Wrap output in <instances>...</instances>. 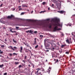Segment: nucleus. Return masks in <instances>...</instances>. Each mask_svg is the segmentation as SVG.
<instances>
[{
  "label": "nucleus",
  "instance_id": "obj_10",
  "mask_svg": "<svg viewBox=\"0 0 75 75\" xmlns=\"http://www.w3.org/2000/svg\"><path fill=\"white\" fill-rule=\"evenodd\" d=\"M67 43L68 44H70L69 40L68 39L66 40Z\"/></svg>",
  "mask_w": 75,
  "mask_h": 75
},
{
  "label": "nucleus",
  "instance_id": "obj_35",
  "mask_svg": "<svg viewBox=\"0 0 75 75\" xmlns=\"http://www.w3.org/2000/svg\"><path fill=\"white\" fill-rule=\"evenodd\" d=\"M3 4H1V5L0 6V7H2V6H3Z\"/></svg>",
  "mask_w": 75,
  "mask_h": 75
},
{
  "label": "nucleus",
  "instance_id": "obj_45",
  "mask_svg": "<svg viewBox=\"0 0 75 75\" xmlns=\"http://www.w3.org/2000/svg\"><path fill=\"white\" fill-rule=\"evenodd\" d=\"M22 9L21 8H19V11H20V10H22Z\"/></svg>",
  "mask_w": 75,
  "mask_h": 75
},
{
  "label": "nucleus",
  "instance_id": "obj_7",
  "mask_svg": "<svg viewBox=\"0 0 75 75\" xmlns=\"http://www.w3.org/2000/svg\"><path fill=\"white\" fill-rule=\"evenodd\" d=\"M29 21H30L31 22H36V21L35 20H29Z\"/></svg>",
  "mask_w": 75,
  "mask_h": 75
},
{
  "label": "nucleus",
  "instance_id": "obj_49",
  "mask_svg": "<svg viewBox=\"0 0 75 75\" xmlns=\"http://www.w3.org/2000/svg\"><path fill=\"white\" fill-rule=\"evenodd\" d=\"M0 22L1 23H3V21H1V20H0Z\"/></svg>",
  "mask_w": 75,
  "mask_h": 75
},
{
  "label": "nucleus",
  "instance_id": "obj_2",
  "mask_svg": "<svg viewBox=\"0 0 75 75\" xmlns=\"http://www.w3.org/2000/svg\"><path fill=\"white\" fill-rule=\"evenodd\" d=\"M47 40H46L45 39L44 40V45L45 46L46 49H49V47H50V45L48 43H46V42ZM47 47H48V48H47Z\"/></svg>",
  "mask_w": 75,
  "mask_h": 75
},
{
  "label": "nucleus",
  "instance_id": "obj_59",
  "mask_svg": "<svg viewBox=\"0 0 75 75\" xmlns=\"http://www.w3.org/2000/svg\"><path fill=\"white\" fill-rule=\"evenodd\" d=\"M33 11H31V13H33Z\"/></svg>",
  "mask_w": 75,
  "mask_h": 75
},
{
  "label": "nucleus",
  "instance_id": "obj_60",
  "mask_svg": "<svg viewBox=\"0 0 75 75\" xmlns=\"http://www.w3.org/2000/svg\"><path fill=\"white\" fill-rule=\"evenodd\" d=\"M16 35H18V33H16Z\"/></svg>",
  "mask_w": 75,
  "mask_h": 75
},
{
  "label": "nucleus",
  "instance_id": "obj_31",
  "mask_svg": "<svg viewBox=\"0 0 75 75\" xmlns=\"http://www.w3.org/2000/svg\"><path fill=\"white\" fill-rule=\"evenodd\" d=\"M1 48H3V47H4V45H1Z\"/></svg>",
  "mask_w": 75,
  "mask_h": 75
},
{
  "label": "nucleus",
  "instance_id": "obj_16",
  "mask_svg": "<svg viewBox=\"0 0 75 75\" xmlns=\"http://www.w3.org/2000/svg\"><path fill=\"white\" fill-rule=\"evenodd\" d=\"M69 42L70 44L72 43V41H71V38H69Z\"/></svg>",
  "mask_w": 75,
  "mask_h": 75
},
{
  "label": "nucleus",
  "instance_id": "obj_18",
  "mask_svg": "<svg viewBox=\"0 0 75 75\" xmlns=\"http://www.w3.org/2000/svg\"><path fill=\"white\" fill-rule=\"evenodd\" d=\"M51 67H49V69H48V72H50V70H51Z\"/></svg>",
  "mask_w": 75,
  "mask_h": 75
},
{
  "label": "nucleus",
  "instance_id": "obj_30",
  "mask_svg": "<svg viewBox=\"0 0 75 75\" xmlns=\"http://www.w3.org/2000/svg\"><path fill=\"white\" fill-rule=\"evenodd\" d=\"M26 33H29L30 32V30H28V31H25Z\"/></svg>",
  "mask_w": 75,
  "mask_h": 75
},
{
  "label": "nucleus",
  "instance_id": "obj_11",
  "mask_svg": "<svg viewBox=\"0 0 75 75\" xmlns=\"http://www.w3.org/2000/svg\"><path fill=\"white\" fill-rule=\"evenodd\" d=\"M66 46V44H65L64 45H62L61 46V47L62 48H63Z\"/></svg>",
  "mask_w": 75,
  "mask_h": 75
},
{
  "label": "nucleus",
  "instance_id": "obj_63",
  "mask_svg": "<svg viewBox=\"0 0 75 75\" xmlns=\"http://www.w3.org/2000/svg\"><path fill=\"white\" fill-rule=\"evenodd\" d=\"M50 10V8L49 7L48 8V10Z\"/></svg>",
  "mask_w": 75,
  "mask_h": 75
},
{
  "label": "nucleus",
  "instance_id": "obj_26",
  "mask_svg": "<svg viewBox=\"0 0 75 75\" xmlns=\"http://www.w3.org/2000/svg\"><path fill=\"white\" fill-rule=\"evenodd\" d=\"M38 45H36L35 47V49H37L38 48Z\"/></svg>",
  "mask_w": 75,
  "mask_h": 75
},
{
  "label": "nucleus",
  "instance_id": "obj_13",
  "mask_svg": "<svg viewBox=\"0 0 75 75\" xmlns=\"http://www.w3.org/2000/svg\"><path fill=\"white\" fill-rule=\"evenodd\" d=\"M14 16L13 15H11L10 16V18H14Z\"/></svg>",
  "mask_w": 75,
  "mask_h": 75
},
{
  "label": "nucleus",
  "instance_id": "obj_15",
  "mask_svg": "<svg viewBox=\"0 0 75 75\" xmlns=\"http://www.w3.org/2000/svg\"><path fill=\"white\" fill-rule=\"evenodd\" d=\"M25 45L27 46V47H30V46H29V45L28 43H26V44H25Z\"/></svg>",
  "mask_w": 75,
  "mask_h": 75
},
{
  "label": "nucleus",
  "instance_id": "obj_32",
  "mask_svg": "<svg viewBox=\"0 0 75 75\" xmlns=\"http://www.w3.org/2000/svg\"><path fill=\"white\" fill-rule=\"evenodd\" d=\"M66 54H69V52H66Z\"/></svg>",
  "mask_w": 75,
  "mask_h": 75
},
{
  "label": "nucleus",
  "instance_id": "obj_46",
  "mask_svg": "<svg viewBox=\"0 0 75 75\" xmlns=\"http://www.w3.org/2000/svg\"><path fill=\"white\" fill-rule=\"evenodd\" d=\"M14 48L15 49H17V48H16V47H14Z\"/></svg>",
  "mask_w": 75,
  "mask_h": 75
},
{
  "label": "nucleus",
  "instance_id": "obj_52",
  "mask_svg": "<svg viewBox=\"0 0 75 75\" xmlns=\"http://www.w3.org/2000/svg\"><path fill=\"white\" fill-rule=\"evenodd\" d=\"M27 57V56H25V59H26V58Z\"/></svg>",
  "mask_w": 75,
  "mask_h": 75
},
{
  "label": "nucleus",
  "instance_id": "obj_22",
  "mask_svg": "<svg viewBox=\"0 0 75 75\" xmlns=\"http://www.w3.org/2000/svg\"><path fill=\"white\" fill-rule=\"evenodd\" d=\"M3 67V64H2V65H0V68H2V67Z\"/></svg>",
  "mask_w": 75,
  "mask_h": 75
},
{
  "label": "nucleus",
  "instance_id": "obj_9",
  "mask_svg": "<svg viewBox=\"0 0 75 75\" xmlns=\"http://www.w3.org/2000/svg\"><path fill=\"white\" fill-rule=\"evenodd\" d=\"M28 51H30V52H31V50H28V49H25V52H28Z\"/></svg>",
  "mask_w": 75,
  "mask_h": 75
},
{
  "label": "nucleus",
  "instance_id": "obj_57",
  "mask_svg": "<svg viewBox=\"0 0 75 75\" xmlns=\"http://www.w3.org/2000/svg\"><path fill=\"white\" fill-rule=\"evenodd\" d=\"M36 38H35V39H34L35 41H36Z\"/></svg>",
  "mask_w": 75,
  "mask_h": 75
},
{
  "label": "nucleus",
  "instance_id": "obj_64",
  "mask_svg": "<svg viewBox=\"0 0 75 75\" xmlns=\"http://www.w3.org/2000/svg\"><path fill=\"white\" fill-rule=\"evenodd\" d=\"M54 6V4H52V6Z\"/></svg>",
  "mask_w": 75,
  "mask_h": 75
},
{
  "label": "nucleus",
  "instance_id": "obj_42",
  "mask_svg": "<svg viewBox=\"0 0 75 75\" xmlns=\"http://www.w3.org/2000/svg\"><path fill=\"white\" fill-rule=\"evenodd\" d=\"M22 64L23 66H25V64H23V63Z\"/></svg>",
  "mask_w": 75,
  "mask_h": 75
},
{
  "label": "nucleus",
  "instance_id": "obj_3",
  "mask_svg": "<svg viewBox=\"0 0 75 75\" xmlns=\"http://www.w3.org/2000/svg\"><path fill=\"white\" fill-rule=\"evenodd\" d=\"M38 25H40V26L42 25L43 27H46V26H47L48 24L46 23H38Z\"/></svg>",
  "mask_w": 75,
  "mask_h": 75
},
{
  "label": "nucleus",
  "instance_id": "obj_43",
  "mask_svg": "<svg viewBox=\"0 0 75 75\" xmlns=\"http://www.w3.org/2000/svg\"><path fill=\"white\" fill-rule=\"evenodd\" d=\"M4 75H7V73H5L4 74Z\"/></svg>",
  "mask_w": 75,
  "mask_h": 75
},
{
  "label": "nucleus",
  "instance_id": "obj_48",
  "mask_svg": "<svg viewBox=\"0 0 75 75\" xmlns=\"http://www.w3.org/2000/svg\"><path fill=\"white\" fill-rule=\"evenodd\" d=\"M10 56L11 57H12V54H10Z\"/></svg>",
  "mask_w": 75,
  "mask_h": 75
},
{
  "label": "nucleus",
  "instance_id": "obj_4",
  "mask_svg": "<svg viewBox=\"0 0 75 75\" xmlns=\"http://www.w3.org/2000/svg\"><path fill=\"white\" fill-rule=\"evenodd\" d=\"M57 53H54L52 54V57H57Z\"/></svg>",
  "mask_w": 75,
  "mask_h": 75
},
{
  "label": "nucleus",
  "instance_id": "obj_5",
  "mask_svg": "<svg viewBox=\"0 0 75 75\" xmlns=\"http://www.w3.org/2000/svg\"><path fill=\"white\" fill-rule=\"evenodd\" d=\"M36 70H37V71L36 72H35V74H37L38 73V72H39V71L41 70V69L40 68H38V69H36Z\"/></svg>",
  "mask_w": 75,
  "mask_h": 75
},
{
  "label": "nucleus",
  "instance_id": "obj_28",
  "mask_svg": "<svg viewBox=\"0 0 75 75\" xmlns=\"http://www.w3.org/2000/svg\"><path fill=\"white\" fill-rule=\"evenodd\" d=\"M13 55H17V54L15 53H14L13 54Z\"/></svg>",
  "mask_w": 75,
  "mask_h": 75
},
{
  "label": "nucleus",
  "instance_id": "obj_33",
  "mask_svg": "<svg viewBox=\"0 0 75 75\" xmlns=\"http://www.w3.org/2000/svg\"><path fill=\"white\" fill-rule=\"evenodd\" d=\"M45 11H41L40 12V13H44V12H45Z\"/></svg>",
  "mask_w": 75,
  "mask_h": 75
},
{
  "label": "nucleus",
  "instance_id": "obj_62",
  "mask_svg": "<svg viewBox=\"0 0 75 75\" xmlns=\"http://www.w3.org/2000/svg\"><path fill=\"white\" fill-rule=\"evenodd\" d=\"M23 44L25 45H26V44H25V42H23Z\"/></svg>",
  "mask_w": 75,
  "mask_h": 75
},
{
  "label": "nucleus",
  "instance_id": "obj_20",
  "mask_svg": "<svg viewBox=\"0 0 75 75\" xmlns=\"http://www.w3.org/2000/svg\"><path fill=\"white\" fill-rule=\"evenodd\" d=\"M38 75H42V74H41V72H40L39 73H38L37 74Z\"/></svg>",
  "mask_w": 75,
  "mask_h": 75
},
{
  "label": "nucleus",
  "instance_id": "obj_17",
  "mask_svg": "<svg viewBox=\"0 0 75 75\" xmlns=\"http://www.w3.org/2000/svg\"><path fill=\"white\" fill-rule=\"evenodd\" d=\"M13 41L14 43H15L16 44H17V41L15 40L14 39H13Z\"/></svg>",
  "mask_w": 75,
  "mask_h": 75
},
{
  "label": "nucleus",
  "instance_id": "obj_41",
  "mask_svg": "<svg viewBox=\"0 0 75 75\" xmlns=\"http://www.w3.org/2000/svg\"><path fill=\"white\" fill-rule=\"evenodd\" d=\"M24 14V12H22L21 13V15H23Z\"/></svg>",
  "mask_w": 75,
  "mask_h": 75
},
{
  "label": "nucleus",
  "instance_id": "obj_21",
  "mask_svg": "<svg viewBox=\"0 0 75 75\" xmlns=\"http://www.w3.org/2000/svg\"><path fill=\"white\" fill-rule=\"evenodd\" d=\"M32 33H33V31L31 30H30V31H29V33H31V34Z\"/></svg>",
  "mask_w": 75,
  "mask_h": 75
},
{
  "label": "nucleus",
  "instance_id": "obj_38",
  "mask_svg": "<svg viewBox=\"0 0 75 75\" xmlns=\"http://www.w3.org/2000/svg\"><path fill=\"white\" fill-rule=\"evenodd\" d=\"M16 29H18V28H19V27H16Z\"/></svg>",
  "mask_w": 75,
  "mask_h": 75
},
{
  "label": "nucleus",
  "instance_id": "obj_14",
  "mask_svg": "<svg viewBox=\"0 0 75 75\" xmlns=\"http://www.w3.org/2000/svg\"><path fill=\"white\" fill-rule=\"evenodd\" d=\"M15 63L16 65H18L20 63V62H15Z\"/></svg>",
  "mask_w": 75,
  "mask_h": 75
},
{
  "label": "nucleus",
  "instance_id": "obj_37",
  "mask_svg": "<svg viewBox=\"0 0 75 75\" xmlns=\"http://www.w3.org/2000/svg\"><path fill=\"white\" fill-rule=\"evenodd\" d=\"M57 44L58 45H59V46L60 45H59V42H57Z\"/></svg>",
  "mask_w": 75,
  "mask_h": 75
},
{
  "label": "nucleus",
  "instance_id": "obj_19",
  "mask_svg": "<svg viewBox=\"0 0 75 75\" xmlns=\"http://www.w3.org/2000/svg\"><path fill=\"white\" fill-rule=\"evenodd\" d=\"M10 47L11 48V49L12 50H13L14 51V48L13 47L11 46H10Z\"/></svg>",
  "mask_w": 75,
  "mask_h": 75
},
{
  "label": "nucleus",
  "instance_id": "obj_51",
  "mask_svg": "<svg viewBox=\"0 0 75 75\" xmlns=\"http://www.w3.org/2000/svg\"><path fill=\"white\" fill-rule=\"evenodd\" d=\"M50 20V19H47V21H49V20Z\"/></svg>",
  "mask_w": 75,
  "mask_h": 75
},
{
  "label": "nucleus",
  "instance_id": "obj_61",
  "mask_svg": "<svg viewBox=\"0 0 75 75\" xmlns=\"http://www.w3.org/2000/svg\"><path fill=\"white\" fill-rule=\"evenodd\" d=\"M46 52H49V50H47L46 51Z\"/></svg>",
  "mask_w": 75,
  "mask_h": 75
},
{
  "label": "nucleus",
  "instance_id": "obj_44",
  "mask_svg": "<svg viewBox=\"0 0 75 75\" xmlns=\"http://www.w3.org/2000/svg\"><path fill=\"white\" fill-rule=\"evenodd\" d=\"M40 37H41L42 38V37H43V36L42 35H40Z\"/></svg>",
  "mask_w": 75,
  "mask_h": 75
},
{
  "label": "nucleus",
  "instance_id": "obj_6",
  "mask_svg": "<svg viewBox=\"0 0 75 75\" xmlns=\"http://www.w3.org/2000/svg\"><path fill=\"white\" fill-rule=\"evenodd\" d=\"M58 12L62 14H63L65 12L63 11H58Z\"/></svg>",
  "mask_w": 75,
  "mask_h": 75
},
{
  "label": "nucleus",
  "instance_id": "obj_39",
  "mask_svg": "<svg viewBox=\"0 0 75 75\" xmlns=\"http://www.w3.org/2000/svg\"><path fill=\"white\" fill-rule=\"evenodd\" d=\"M4 20H6V17H5L4 18H3Z\"/></svg>",
  "mask_w": 75,
  "mask_h": 75
},
{
  "label": "nucleus",
  "instance_id": "obj_8",
  "mask_svg": "<svg viewBox=\"0 0 75 75\" xmlns=\"http://www.w3.org/2000/svg\"><path fill=\"white\" fill-rule=\"evenodd\" d=\"M22 50H23V47L21 46L20 47V51L21 53H22Z\"/></svg>",
  "mask_w": 75,
  "mask_h": 75
},
{
  "label": "nucleus",
  "instance_id": "obj_58",
  "mask_svg": "<svg viewBox=\"0 0 75 75\" xmlns=\"http://www.w3.org/2000/svg\"><path fill=\"white\" fill-rule=\"evenodd\" d=\"M3 57V56H2V55H0V57Z\"/></svg>",
  "mask_w": 75,
  "mask_h": 75
},
{
  "label": "nucleus",
  "instance_id": "obj_54",
  "mask_svg": "<svg viewBox=\"0 0 75 75\" xmlns=\"http://www.w3.org/2000/svg\"><path fill=\"white\" fill-rule=\"evenodd\" d=\"M3 52H1V51H0V53H1V54H2V53H3Z\"/></svg>",
  "mask_w": 75,
  "mask_h": 75
},
{
  "label": "nucleus",
  "instance_id": "obj_55",
  "mask_svg": "<svg viewBox=\"0 0 75 75\" xmlns=\"http://www.w3.org/2000/svg\"><path fill=\"white\" fill-rule=\"evenodd\" d=\"M68 25H69V26H70H70H71V25H70V24H69Z\"/></svg>",
  "mask_w": 75,
  "mask_h": 75
},
{
  "label": "nucleus",
  "instance_id": "obj_12",
  "mask_svg": "<svg viewBox=\"0 0 75 75\" xmlns=\"http://www.w3.org/2000/svg\"><path fill=\"white\" fill-rule=\"evenodd\" d=\"M49 28H51L52 27V24L51 23H49Z\"/></svg>",
  "mask_w": 75,
  "mask_h": 75
},
{
  "label": "nucleus",
  "instance_id": "obj_27",
  "mask_svg": "<svg viewBox=\"0 0 75 75\" xmlns=\"http://www.w3.org/2000/svg\"><path fill=\"white\" fill-rule=\"evenodd\" d=\"M25 4H23L22 5V6L24 7H25Z\"/></svg>",
  "mask_w": 75,
  "mask_h": 75
},
{
  "label": "nucleus",
  "instance_id": "obj_1",
  "mask_svg": "<svg viewBox=\"0 0 75 75\" xmlns=\"http://www.w3.org/2000/svg\"><path fill=\"white\" fill-rule=\"evenodd\" d=\"M52 21L55 23L53 24L54 27H55L54 28V31H56V30H60L61 29H58V27H57V26H61V27L62 26V25H60L59 23H58L59 21V19L57 18H55L52 19Z\"/></svg>",
  "mask_w": 75,
  "mask_h": 75
},
{
  "label": "nucleus",
  "instance_id": "obj_40",
  "mask_svg": "<svg viewBox=\"0 0 75 75\" xmlns=\"http://www.w3.org/2000/svg\"><path fill=\"white\" fill-rule=\"evenodd\" d=\"M22 62H23L24 63H25V60H22Z\"/></svg>",
  "mask_w": 75,
  "mask_h": 75
},
{
  "label": "nucleus",
  "instance_id": "obj_53",
  "mask_svg": "<svg viewBox=\"0 0 75 75\" xmlns=\"http://www.w3.org/2000/svg\"><path fill=\"white\" fill-rule=\"evenodd\" d=\"M61 35L62 36H64V34L63 33Z\"/></svg>",
  "mask_w": 75,
  "mask_h": 75
},
{
  "label": "nucleus",
  "instance_id": "obj_29",
  "mask_svg": "<svg viewBox=\"0 0 75 75\" xmlns=\"http://www.w3.org/2000/svg\"><path fill=\"white\" fill-rule=\"evenodd\" d=\"M33 45H36V42L35 41L33 43Z\"/></svg>",
  "mask_w": 75,
  "mask_h": 75
},
{
  "label": "nucleus",
  "instance_id": "obj_25",
  "mask_svg": "<svg viewBox=\"0 0 75 75\" xmlns=\"http://www.w3.org/2000/svg\"><path fill=\"white\" fill-rule=\"evenodd\" d=\"M7 19H10V16H8L7 17H6Z\"/></svg>",
  "mask_w": 75,
  "mask_h": 75
},
{
  "label": "nucleus",
  "instance_id": "obj_34",
  "mask_svg": "<svg viewBox=\"0 0 75 75\" xmlns=\"http://www.w3.org/2000/svg\"><path fill=\"white\" fill-rule=\"evenodd\" d=\"M42 4H43L44 5L46 4V2H44L42 3Z\"/></svg>",
  "mask_w": 75,
  "mask_h": 75
},
{
  "label": "nucleus",
  "instance_id": "obj_36",
  "mask_svg": "<svg viewBox=\"0 0 75 75\" xmlns=\"http://www.w3.org/2000/svg\"><path fill=\"white\" fill-rule=\"evenodd\" d=\"M10 31H11V32H12V33H14V31H12V30L11 29Z\"/></svg>",
  "mask_w": 75,
  "mask_h": 75
},
{
  "label": "nucleus",
  "instance_id": "obj_50",
  "mask_svg": "<svg viewBox=\"0 0 75 75\" xmlns=\"http://www.w3.org/2000/svg\"><path fill=\"white\" fill-rule=\"evenodd\" d=\"M58 61H59L58 60V59H57V61H56V62H58Z\"/></svg>",
  "mask_w": 75,
  "mask_h": 75
},
{
  "label": "nucleus",
  "instance_id": "obj_24",
  "mask_svg": "<svg viewBox=\"0 0 75 75\" xmlns=\"http://www.w3.org/2000/svg\"><path fill=\"white\" fill-rule=\"evenodd\" d=\"M22 67V66L21 65H19V67H18L20 69Z\"/></svg>",
  "mask_w": 75,
  "mask_h": 75
},
{
  "label": "nucleus",
  "instance_id": "obj_47",
  "mask_svg": "<svg viewBox=\"0 0 75 75\" xmlns=\"http://www.w3.org/2000/svg\"><path fill=\"white\" fill-rule=\"evenodd\" d=\"M34 33H37V31H35V32H34Z\"/></svg>",
  "mask_w": 75,
  "mask_h": 75
},
{
  "label": "nucleus",
  "instance_id": "obj_56",
  "mask_svg": "<svg viewBox=\"0 0 75 75\" xmlns=\"http://www.w3.org/2000/svg\"><path fill=\"white\" fill-rule=\"evenodd\" d=\"M54 50V48L53 47L52 48V50Z\"/></svg>",
  "mask_w": 75,
  "mask_h": 75
},
{
  "label": "nucleus",
  "instance_id": "obj_23",
  "mask_svg": "<svg viewBox=\"0 0 75 75\" xmlns=\"http://www.w3.org/2000/svg\"><path fill=\"white\" fill-rule=\"evenodd\" d=\"M52 46H53L54 47H56V45L55 44H53V45H52Z\"/></svg>",
  "mask_w": 75,
  "mask_h": 75
}]
</instances>
